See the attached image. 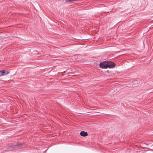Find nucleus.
<instances>
[{
	"label": "nucleus",
	"mask_w": 153,
	"mask_h": 153,
	"mask_svg": "<svg viewBox=\"0 0 153 153\" xmlns=\"http://www.w3.org/2000/svg\"><path fill=\"white\" fill-rule=\"evenodd\" d=\"M100 66L102 68H108L107 65V62H103L100 63Z\"/></svg>",
	"instance_id": "f257e3e1"
},
{
	"label": "nucleus",
	"mask_w": 153,
	"mask_h": 153,
	"mask_svg": "<svg viewBox=\"0 0 153 153\" xmlns=\"http://www.w3.org/2000/svg\"><path fill=\"white\" fill-rule=\"evenodd\" d=\"M9 72L5 70H3L0 71V77L4 76L8 74Z\"/></svg>",
	"instance_id": "f03ea898"
},
{
	"label": "nucleus",
	"mask_w": 153,
	"mask_h": 153,
	"mask_svg": "<svg viewBox=\"0 0 153 153\" xmlns=\"http://www.w3.org/2000/svg\"><path fill=\"white\" fill-rule=\"evenodd\" d=\"M107 65L108 68H112L114 67L115 66V64L113 62H107Z\"/></svg>",
	"instance_id": "7ed1b4c3"
},
{
	"label": "nucleus",
	"mask_w": 153,
	"mask_h": 153,
	"mask_svg": "<svg viewBox=\"0 0 153 153\" xmlns=\"http://www.w3.org/2000/svg\"><path fill=\"white\" fill-rule=\"evenodd\" d=\"M80 135L82 136H86L88 135V133L86 132L82 131L80 133Z\"/></svg>",
	"instance_id": "20e7f679"
},
{
	"label": "nucleus",
	"mask_w": 153,
	"mask_h": 153,
	"mask_svg": "<svg viewBox=\"0 0 153 153\" xmlns=\"http://www.w3.org/2000/svg\"><path fill=\"white\" fill-rule=\"evenodd\" d=\"M23 145V143H22L17 144V145H18V146H19V147H20L22 146Z\"/></svg>",
	"instance_id": "39448f33"
},
{
	"label": "nucleus",
	"mask_w": 153,
	"mask_h": 153,
	"mask_svg": "<svg viewBox=\"0 0 153 153\" xmlns=\"http://www.w3.org/2000/svg\"><path fill=\"white\" fill-rule=\"evenodd\" d=\"M11 147V146H6L5 147V149H10V148Z\"/></svg>",
	"instance_id": "423d86ee"
},
{
	"label": "nucleus",
	"mask_w": 153,
	"mask_h": 153,
	"mask_svg": "<svg viewBox=\"0 0 153 153\" xmlns=\"http://www.w3.org/2000/svg\"><path fill=\"white\" fill-rule=\"evenodd\" d=\"M65 1H70V2H71V1H72L73 0H65Z\"/></svg>",
	"instance_id": "0eeeda50"
},
{
	"label": "nucleus",
	"mask_w": 153,
	"mask_h": 153,
	"mask_svg": "<svg viewBox=\"0 0 153 153\" xmlns=\"http://www.w3.org/2000/svg\"><path fill=\"white\" fill-rule=\"evenodd\" d=\"M148 151V150H145V151H144V152H143V153H145V152H147V151Z\"/></svg>",
	"instance_id": "6e6552de"
},
{
	"label": "nucleus",
	"mask_w": 153,
	"mask_h": 153,
	"mask_svg": "<svg viewBox=\"0 0 153 153\" xmlns=\"http://www.w3.org/2000/svg\"><path fill=\"white\" fill-rule=\"evenodd\" d=\"M137 82V81H134L133 82V83H135L136 82Z\"/></svg>",
	"instance_id": "1a4fd4ad"
},
{
	"label": "nucleus",
	"mask_w": 153,
	"mask_h": 153,
	"mask_svg": "<svg viewBox=\"0 0 153 153\" xmlns=\"http://www.w3.org/2000/svg\"><path fill=\"white\" fill-rule=\"evenodd\" d=\"M141 148H143V149H145V147H141Z\"/></svg>",
	"instance_id": "9d476101"
}]
</instances>
